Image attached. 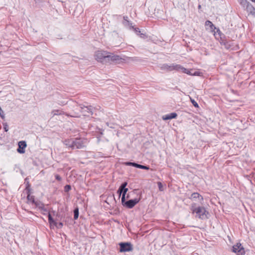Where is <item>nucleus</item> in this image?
Listing matches in <instances>:
<instances>
[{
  "label": "nucleus",
  "mask_w": 255,
  "mask_h": 255,
  "mask_svg": "<svg viewBox=\"0 0 255 255\" xmlns=\"http://www.w3.org/2000/svg\"><path fill=\"white\" fill-rule=\"evenodd\" d=\"M160 68L162 70H166L167 71L176 70L177 71H181L183 73H187L188 74H191L189 72V71L188 69L183 67L180 65L176 64H164L161 66Z\"/></svg>",
  "instance_id": "f257e3e1"
},
{
  "label": "nucleus",
  "mask_w": 255,
  "mask_h": 255,
  "mask_svg": "<svg viewBox=\"0 0 255 255\" xmlns=\"http://www.w3.org/2000/svg\"><path fill=\"white\" fill-rule=\"evenodd\" d=\"M122 60V58L118 55L113 53H109L107 54L106 64L107 63H119Z\"/></svg>",
  "instance_id": "f03ea898"
},
{
  "label": "nucleus",
  "mask_w": 255,
  "mask_h": 255,
  "mask_svg": "<svg viewBox=\"0 0 255 255\" xmlns=\"http://www.w3.org/2000/svg\"><path fill=\"white\" fill-rule=\"evenodd\" d=\"M193 212L196 214V217L201 219H205L207 218L208 212L203 207H198L193 210Z\"/></svg>",
  "instance_id": "7ed1b4c3"
},
{
  "label": "nucleus",
  "mask_w": 255,
  "mask_h": 255,
  "mask_svg": "<svg viewBox=\"0 0 255 255\" xmlns=\"http://www.w3.org/2000/svg\"><path fill=\"white\" fill-rule=\"evenodd\" d=\"M120 252H127L132 251L133 250V247L132 244L129 242H122L119 243Z\"/></svg>",
  "instance_id": "20e7f679"
},
{
  "label": "nucleus",
  "mask_w": 255,
  "mask_h": 255,
  "mask_svg": "<svg viewBox=\"0 0 255 255\" xmlns=\"http://www.w3.org/2000/svg\"><path fill=\"white\" fill-rule=\"evenodd\" d=\"M107 54H108V52L107 51H98L95 53V58L98 61L106 64L105 61Z\"/></svg>",
  "instance_id": "39448f33"
},
{
  "label": "nucleus",
  "mask_w": 255,
  "mask_h": 255,
  "mask_svg": "<svg viewBox=\"0 0 255 255\" xmlns=\"http://www.w3.org/2000/svg\"><path fill=\"white\" fill-rule=\"evenodd\" d=\"M81 109V112L84 116H89L90 115L93 114V109L92 106H87L83 105H79Z\"/></svg>",
  "instance_id": "423d86ee"
},
{
  "label": "nucleus",
  "mask_w": 255,
  "mask_h": 255,
  "mask_svg": "<svg viewBox=\"0 0 255 255\" xmlns=\"http://www.w3.org/2000/svg\"><path fill=\"white\" fill-rule=\"evenodd\" d=\"M232 251L237 255H243L245 253V249L240 243H237L233 247Z\"/></svg>",
  "instance_id": "0eeeda50"
},
{
  "label": "nucleus",
  "mask_w": 255,
  "mask_h": 255,
  "mask_svg": "<svg viewBox=\"0 0 255 255\" xmlns=\"http://www.w3.org/2000/svg\"><path fill=\"white\" fill-rule=\"evenodd\" d=\"M139 200L136 198L129 200L127 201H126L125 200L124 203H122V204L127 208L131 209L133 208L139 202Z\"/></svg>",
  "instance_id": "6e6552de"
},
{
  "label": "nucleus",
  "mask_w": 255,
  "mask_h": 255,
  "mask_svg": "<svg viewBox=\"0 0 255 255\" xmlns=\"http://www.w3.org/2000/svg\"><path fill=\"white\" fill-rule=\"evenodd\" d=\"M128 16H125L124 17V21L123 22L124 24L126 26H128L129 29H133L134 32L138 35H139L140 33V31L138 28H134L133 26H132L131 23L128 20Z\"/></svg>",
  "instance_id": "1a4fd4ad"
},
{
  "label": "nucleus",
  "mask_w": 255,
  "mask_h": 255,
  "mask_svg": "<svg viewBox=\"0 0 255 255\" xmlns=\"http://www.w3.org/2000/svg\"><path fill=\"white\" fill-rule=\"evenodd\" d=\"M238 1L243 7L247 9V11H249L252 9L255 11V8L249 3L247 0H238Z\"/></svg>",
  "instance_id": "9d476101"
},
{
  "label": "nucleus",
  "mask_w": 255,
  "mask_h": 255,
  "mask_svg": "<svg viewBox=\"0 0 255 255\" xmlns=\"http://www.w3.org/2000/svg\"><path fill=\"white\" fill-rule=\"evenodd\" d=\"M84 146L82 140L80 139H73V149H80Z\"/></svg>",
  "instance_id": "9b49d317"
},
{
  "label": "nucleus",
  "mask_w": 255,
  "mask_h": 255,
  "mask_svg": "<svg viewBox=\"0 0 255 255\" xmlns=\"http://www.w3.org/2000/svg\"><path fill=\"white\" fill-rule=\"evenodd\" d=\"M18 147L17 151L19 153H24L25 152V148L26 147L27 144L25 141H20L18 143Z\"/></svg>",
  "instance_id": "f8f14e48"
},
{
  "label": "nucleus",
  "mask_w": 255,
  "mask_h": 255,
  "mask_svg": "<svg viewBox=\"0 0 255 255\" xmlns=\"http://www.w3.org/2000/svg\"><path fill=\"white\" fill-rule=\"evenodd\" d=\"M73 139H66L64 141V144L68 148L71 149H73Z\"/></svg>",
  "instance_id": "ddd939ff"
},
{
  "label": "nucleus",
  "mask_w": 255,
  "mask_h": 255,
  "mask_svg": "<svg viewBox=\"0 0 255 255\" xmlns=\"http://www.w3.org/2000/svg\"><path fill=\"white\" fill-rule=\"evenodd\" d=\"M205 26L209 27L211 30H213L215 29V27L214 24L209 20H207L205 22Z\"/></svg>",
  "instance_id": "4468645a"
},
{
  "label": "nucleus",
  "mask_w": 255,
  "mask_h": 255,
  "mask_svg": "<svg viewBox=\"0 0 255 255\" xmlns=\"http://www.w3.org/2000/svg\"><path fill=\"white\" fill-rule=\"evenodd\" d=\"M62 113L63 112L59 110H54L51 112V114L52 115V117H53L56 115H62Z\"/></svg>",
  "instance_id": "2eb2a0df"
},
{
  "label": "nucleus",
  "mask_w": 255,
  "mask_h": 255,
  "mask_svg": "<svg viewBox=\"0 0 255 255\" xmlns=\"http://www.w3.org/2000/svg\"><path fill=\"white\" fill-rule=\"evenodd\" d=\"M128 191V189L126 187L123 189V194L122 195V199H121L122 203H124V202L126 200V194Z\"/></svg>",
  "instance_id": "dca6fc26"
},
{
  "label": "nucleus",
  "mask_w": 255,
  "mask_h": 255,
  "mask_svg": "<svg viewBox=\"0 0 255 255\" xmlns=\"http://www.w3.org/2000/svg\"><path fill=\"white\" fill-rule=\"evenodd\" d=\"M134 167H135L136 168H138L146 169V170H148V169H149V167H148L147 166H144V165H140V164H137V163H136L134 165Z\"/></svg>",
  "instance_id": "f3484780"
},
{
  "label": "nucleus",
  "mask_w": 255,
  "mask_h": 255,
  "mask_svg": "<svg viewBox=\"0 0 255 255\" xmlns=\"http://www.w3.org/2000/svg\"><path fill=\"white\" fill-rule=\"evenodd\" d=\"M48 221L50 225L53 224L54 225H56V222L53 220L51 215L50 213L48 214Z\"/></svg>",
  "instance_id": "a211bd4d"
},
{
  "label": "nucleus",
  "mask_w": 255,
  "mask_h": 255,
  "mask_svg": "<svg viewBox=\"0 0 255 255\" xmlns=\"http://www.w3.org/2000/svg\"><path fill=\"white\" fill-rule=\"evenodd\" d=\"M79 216V210L78 208H76L74 210V219L77 220Z\"/></svg>",
  "instance_id": "6ab92c4d"
},
{
  "label": "nucleus",
  "mask_w": 255,
  "mask_h": 255,
  "mask_svg": "<svg viewBox=\"0 0 255 255\" xmlns=\"http://www.w3.org/2000/svg\"><path fill=\"white\" fill-rule=\"evenodd\" d=\"M27 200L29 202H32L33 203H35L34 198L33 196H31L30 195H28L27 197Z\"/></svg>",
  "instance_id": "aec40b11"
},
{
  "label": "nucleus",
  "mask_w": 255,
  "mask_h": 255,
  "mask_svg": "<svg viewBox=\"0 0 255 255\" xmlns=\"http://www.w3.org/2000/svg\"><path fill=\"white\" fill-rule=\"evenodd\" d=\"M200 197H201L200 194L198 193H193L191 195V198L192 199H196L197 198H199Z\"/></svg>",
  "instance_id": "412c9836"
},
{
  "label": "nucleus",
  "mask_w": 255,
  "mask_h": 255,
  "mask_svg": "<svg viewBox=\"0 0 255 255\" xmlns=\"http://www.w3.org/2000/svg\"><path fill=\"white\" fill-rule=\"evenodd\" d=\"M157 185H158L159 190L161 191H163L164 189H163V187L162 183L160 182H158L157 183Z\"/></svg>",
  "instance_id": "4be33fe9"
},
{
  "label": "nucleus",
  "mask_w": 255,
  "mask_h": 255,
  "mask_svg": "<svg viewBox=\"0 0 255 255\" xmlns=\"http://www.w3.org/2000/svg\"><path fill=\"white\" fill-rule=\"evenodd\" d=\"M71 186L69 185H66L64 187V191L65 192H68L70 190H71Z\"/></svg>",
  "instance_id": "5701e85b"
},
{
  "label": "nucleus",
  "mask_w": 255,
  "mask_h": 255,
  "mask_svg": "<svg viewBox=\"0 0 255 255\" xmlns=\"http://www.w3.org/2000/svg\"><path fill=\"white\" fill-rule=\"evenodd\" d=\"M169 116L171 118V119H172L175 118L177 116V115L175 113H172L169 114Z\"/></svg>",
  "instance_id": "b1692460"
},
{
  "label": "nucleus",
  "mask_w": 255,
  "mask_h": 255,
  "mask_svg": "<svg viewBox=\"0 0 255 255\" xmlns=\"http://www.w3.org/2000/svg\"><path fill=\"white\" fill-rule=\"evenodd\" d=\"M0 117L3 119L4 118V114L3 110L1 109V107H0Z\"/></svg>",
  "instance_id": "393cba45"
},
{
  "label": "nucleus",
  "mask_w": 255,
  "mask_h": 255,
  "mask_svg": "<svg viewBox=\"0 0 255 255\" xmlns=\"http://www.w3.org/2000/svg\"><path fill=\"white\" fill-rule=\"evenodd\" d=\"M162 119L163 120H171V118L170 117L169 114H168V115L163 116L162 117Z\"/></svg>",
  "instance_id": "a878e982"
},
{
  "label": "nucleus",
  "mask_w": 255,
  "mask_h": 255,
  "mask_svg": "<svg viewBox=\"0 0 255 255\" xmlns=\"http://www.w3.org/2000/svg\"><path fill=\"white\" fill-rule=\"evenodd\" d=\"M3 128L4 129V131L7 132L8 130V126L7 123H4L3 124Z\"/></svg>",
  "instance_id": "bb28decb"
},
{
  "label": "nucleus",
  "mask_w": 255,
  "mask_h": 255,
  "mask_svg": "<svg viewBox=\"0 0 255 255\" xmlns=\"http://www.w3.org/2000/svg\"><path fill=\"white\" fill-rule=\"evenodd\" d=\"M118 193L119 195V196L121 195L122 194H123V188H121V187H120L118 190Z\"/></svg>",
  "instance_id": "cd10ccee"
},
{
  "label": "nucleus",
  "mask_w": 255,
  "mask_h": 255,
  "mask_svg": "<svg viewBox=\"0 0 255 255\" xmlns=\"http://www.w3.org/2000/svg\"><path fill=\"white\" fill-rule=\"evenodd\" d=\"M55 226L57 228H61L63 227V224L61 222H60L58 224L56 223V225Z\"/></svg>",
  "instance_id": "c85d7f7f"
},
{
  "label": "nucleus",
  "mask_w": 255,
  "mask_h": 255,
  "mask_svg": "<svg viewBox=\"0 0 255 255\" xmlns=\"http://www.w3.org/2000/svg\"><path fill=\"white\" fill-rule=\"evenodd\" d=\"M127 182H124L123 183H122V184L120 186V187H121V188H125V187H126V186H127Z\"/></svg>",
  "instance_id": "c756f323"
},
{
  "label": "nucleus",
  "mask_w": 255,
  "mask_h": 255,
  "mask_svg": "<svg viewBox=\"0 0 255 255\" xmlns=\"http://www.w3.org/2000/svg\"><path fill=\"white\" fill-rule=\"evenodd\" d=\"M126 164H127V165H131V166L134 167V165L136 164V163L129 162H127Z\"/></svg>",
  "instance_id": "7c9ffc66"
},
{
  "label": "nucleus",
  "mask_w": 255,
  "mask_h": 255,
  "mask_svg": "<svg viewBox=\"0 0 255 255\" xmlns=\"http://www.w3.org/2000/svg\"><path fill=\"white\" fill-rule=\"evenodd\" d=\"M192 103L195 107H198V104L194 100H192Z\"/></svg>",
  "instance_id": "2f4dec72"
},
{
  "label": "nucleus",
  "mask_w": 255,
  "mask_h": 255,
  "mask_svg": "<svg viewBox=\"0 0 255 255\" xmlns=\"http://www.w3.org/2000/svg\"><path fill=\"white\" fill-rule=\"evenodd\" d=\"M139 35H140V36L141 38H145L146 37L145 35L144 34H143V33H140V34Z\"/></svg>",
  "instance_id": "473e14b6"
},
{
  "label": "nucleus",
  "mask_w": 255,
  "mask_h": 255,
  "mask_svg": "<svg viewBox=\"0 0 255 255\" xmlns=\"http://www.w3.org/2000/svg\"><path fill=\"white\" fill-rule=\"evenodd\" d=\"M56 179L57 180H59V181H60V180H61V177H60L59 175H57L56 176Z\"/></svg>",
  "instance_id": "72a5a7b5"
},
{
  "label": "nucleus",
  "mask_w": 255,
  "mask_h": 255,
  "mask_svg": "<svg viewBox=\"0 0 255 255\" xmlns=\"http://www.w3.org/2000/svg\"><path fill=\"white\" fill-rule=\"evenodd\" d=\"M248 11L250 12L252 14H255V11L253 9H251L250 10H249Z\"/></svg>",
  "instance_id": "f704fd0d"
},
{
  "label": "nucleus",
  "mask_w": 255,
  "mask_h": 255,
  "mask_svg": "<svg viewBox=\"0 0 255 255\" xmlns=\"http://www.w3.org/2000/svg\"><path fill=\"white\" fill-rule=\"evenodd\" d=\"M193 75H198V73H197V72H195Z\"/></svg>",
  "instance_id": "c9c22d12"
},
{
  "label": "nucleus",
  "mask_w": 255,
  "mask_h": 255,
  "mask_svg": "<svg viewBox=\"0 0 255 255\" xmlns=\"http://www.w3.org/2000/svg\"><path fill=\"white\" fill-rule=\"evenodd\" d=\"M107 124L108 126H109V124H108V123H107V124Z\"/></svg>",
  "instance_id": "e433bc0d"
}]
</instances>
